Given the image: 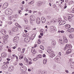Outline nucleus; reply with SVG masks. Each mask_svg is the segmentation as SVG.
Listing matches in <instances>:
<instances>
[{
	"mask_svg": "<svg viewBox=\"0 0 74 74\" xmlns=\"http://www.w3.org/2000/svg\"><path fill=\"white\" fill-rule=\"evenodd\" d=\"M30 18L31 20L33 21H34L36 20V18H35V16L33 15H31L30 16Z\"/></svg>",
	"mask_w": 74,
	"mask_h": 74,
	"instance_id": "obj_12",
	"label": "nucleus"
},
{
	"mask_svg": "<svg viewBox=\"0 0 74 74\" xmlns=\"http://www.w3.org/2000/svg\"><path fill=\"white\" fill-rule=\"evenodd\" d=\"M19 37H18V36H16L14 38L13 41L14 42H16L19 41Z\"/></svg>",
	"mask_w": 74,
	"mask_h": 74,
	"instance_id": "obj_7",
	"label": "nucleus"
},
{
	"mask_svg": "<svg viewBox=\"0 0 74 74\" xmlns=\"http://www.w3.org/2000/svg\"><path fill=\"white\" fill-rule=\"evenodd\" d=\"M68 49V50L66 51V54L68 55V54H69V53H70L71 52V49Z\"/></svg>",
	"mask_w": 74,
	"mask_h": 74,
	"instance_id": "obj_15",
	"label": "nucleus"
},
{
	"mask_svg": "<svg viewBox=\"0 0 74 74\" xmlns=\"http://www.w3.org/2000/svg\"><path fill=\"white\" fill-rule=\"evenodd\" d=\"M40 49H42V50H44V47H43V46H40Z\"/></svg>",
	"mask_w": 74,
	"mask_h": 74,
	"instance_id": "obj_34",
	"label": "nucleus"
},
{
	"mask_svg": "<svg viewBox=\"0 0 74 74\" xmlns=\"http://www.w3.org/2000/svg\"><path fill=\"white\" fill-rule=\"evenodd\" d=\"M8 13V15H11L12 14V10L10 9L9 10V12Z\"/></svg>",
	"mask_w": 74,
	"mask_h": 74,
	"instance_id": "obj_22",
	"label": "nucleus"
},
{
	"mask_svg": "<svg viewBox=\"0 0 74 74\" xmlns=\"http://www.w3.org/2000/svg\"><path fill=\"white\" fill-rule=\"evenodd\" d=\"M23 37H26V34H23Z\"/></svg>",
	"mask_w": 74,
	"mask_h": 74,
	"instance_id": "obj_49",
	"label": "nucleus"
},
{
	"mask_svg": "<svg viewBox=\"0 0 74 74\" xmlns=\"http://www.w3.org/2000/svg\"><path fill=\"white\" fill-rule=\"evenodd\" d=\"M34 3V1H31V2H29L28 3V4H29V5L33 4Z\"/></svg>",
	"mask_w": 74,
	"mask_h": 74,
	"instance_id": "obj_26",
	"label": "nucleus"
},
{
	"mask_svg": "<svg viewBox=\"0 0 74 74\" xmlns=\"http://www.w3.org/2000/svg\"><path fill=\"white\" fill-rule=\"evenodd\" d=\"M65 72L66 73H69V71L67 70H65Z\"/></svg>",
	"mask_w": 74,
	"mask_h": 74,
	"instance_id": "obj_61",
	"label": "nucleus"
},
{
	"mask_svg": "<svg viewBox=\"0 0 74 74\" xmlns=\"http://www.w3.org/2000/svg\"><path fill=\"white\" fill-rule=\"evenodd\" d=\"M72 47L71 45L66 44V47L64 48V50H67L69 49V48H71Z\"/></svg>",
	"mask_w": 74,
	"mask_h": 74,
	"instance_id": "obj_6",
	"label": "nucleus"
},
{
	"mask_svg": "<svg viewBox=\"0 0 74 74\" xmlns=\"http://www.w3.org/2000/svg\"><path fill=\"white\" fill-rule=\"evenodd\" d=\"M70 65H71V66H74V62H71Z\"/></svg>",
	"mask_w": 74,
	"mask_h": 74,
	"instance_id": "obj_36",
	"label": "nucleus"
},
{
	"mask_svg": "<svg viewBox=\"0 0 74 74\" xmlns=\"http://www.w3.org/2000/svg\"><path fill=\"white\" fill-rule=\"evenodd\" d=\"M1 55L2 58H5L7 56V54L5 52H3Z\"/></svg>",
	"mask_w": 74,
	"mask_h": 74,
	"instance_id": "obj_14",
	"label": "nucleus"
},
{
	"mask_svg": "<svg viewBox=\"0 0 74 74\" xmlns=\"http://www.w3.org/2000/svg\"><path fill=\"white\" fill-rule=\"evenodd\" d=\"M38 59V56H37L36 58H34V59H33V61H36V60Z\"/></svg>",
	"mask_w": 74,
	"mask_h": 74,
	"instance_id": "obj_25",
	"label": "nucleus"
},
{
	"mask_svg": "<svg viewBox=\"0 0 74 74\" xmlns=\"http://www.w3.org/2000/svg\"><path fill=\"white\" fill-rule=\"evenodd\" d=\"M47 59H45L44 60H43V63L44 64H46V63H47Z\"/></svg>",
	"mask_w": 74,
	"mask_h": 74,
	"instance_id": "obj_24",
	"label": "nucleus"
},
{
	"mask_svg": "<svg viewBox=\"0 0 74 74\" xmlns=\"http://www.w3.org/2000/svg\"><path fill=\"white\" fill-rule=\"evenodd\" d=\"M19 65H20V66H23V64H22L21 63H20L19 64Z\"/></svg>",
	"mask_w": 74,
	"mask_h": 74,
	"instance_id": "obj_59",
	"label": "nucleus"
},
{
	"mask_svg": "<svg viewBox=\"0 0 74 74\" xmlns=\"http://www.w3.org/2000/svg\"><path fill=\"white\" fill-rule=\"evenodd\" d=\"M7 60H8V61H10V59L8 58H7Z\"/></svg>",
	"mask_w": 74,
	"mask_h": 74,
	"instance_id": "obj_63",
	"label": "nucleus"
},
{
	"mask_svg": "<svg viewBox=\"0 0 74 74\" xmlns=\"http://www.w3.org/2000/svg\"><path fill=\"white\" fill-rule=\"evenodd\" d=\"M9 10H10V9H6L5 11V14L7 15H8V12H9Z\"/></svg>",
	"mask_w": 74,
	"mask_h": 74,
	"instance_id": "obj_19",
	"label": "nucleus"
},
{
	"mask_svg": "<svg viewBox=\"0 0 74 74\" xmlns=\"http://www.w3.org/2000/svg\"><path fill=\"white\" fill-rule=\"evenodd\" d=\"M40 35H41V36H44V34H43V33H40Z\"/></svg>",
	"mask_w": 74,
	"mask_h": 74,
	"instance_id": "obj_57",
	"label": "nucleus"
},
{
	"mask_svg": "<svg viewBox=\"0 0 74 74\" xmlns=\"http://www.w3.org/2000/svg\"><path fill=\"white\" fill-rule=\"evenodd\" d=\"M19 29L18 27H13L12 29V32H18Z\"/></svg>",
	"mask_w": 74,
	"mask_h": 74,
	"instance_id": "obj_5",
	"label": "nucleus"
},
{
	"mask_svg": "<svg viewBox=\"0 0 74 74\" xmlns=\"http://www.w3.org/2000/svg\"><path fill=\"white\" fill-rule=\"evenodd\" d=\"M47 72L46 71H43L42 72L41 74H47Z\"/></svg>",
	"mask_w": 74,
	"mask_h": 74,
	"instance_id": "obj_27",
	"label": "nucleus"
},
{
	"mask_svg": "<svg viewBox=\"0 0 74 74\" xmlns=\"http://www.w3.org/2000/svg\"><path fill=\"white\" fill-rule=\"evenodd\" d=\"M55 60H56L57 62V63H59V58H55Z\"/></svg>",
	"mask_w": 74,
	"mask_h": 74,
	"instance_id": "obj_29",
	"label": "nucleus"
},
{
	"mask_svg": "<svg viewBox=\"0 0 74 74\" xmlns=\"http://www.w3.org/2000/svg\"><path fill=\"white\" fill-rule=\"evenodd\" d=\"M25 34L26 35V37H27V36H29V33H25Z\"/></svg>",
	"mask_w": 74,
	"mask_h": 74,
	"instance_id": "obj_54",
	"label": "nucleus"
},
{
	"mask_svg": "<svg viewBox=\"0 0 74 74\" xmlns=\"http://www.w3.org/2000/svg\"><path fill=\"white\" fill-rule=\"evenodd\" d=\"M36 4L38 7H41L42 4H44V2L41 1L37 2L36 3Z\"/></svg>",
	"mask_w": 74,
	"mask_h": 74,
	"instance_id": "obj_4",
	"label": "nucleus"
},
{
	"mask_svg": "<svg viewBox=\"0 0 74 74\" xmlns=\"http://www.w3.org/2000/svg\"><path fill=\"white\" fill-rule=\"evenodd\" d=\"M9 33L10 35H12V34H13V33H12V32H11V31L9 32Z\"/></svg>",
	"mask_w": 74,
	"mask_h": 74,
	"instance_id": "obj_40",
	"label": "nucleus"
},
{
	"mask_svg": "<svg viewBox=\"0 0 74 74\" xmlns=\"http://www.w3.org/2000/svg\"><path fill=\"white\" fill-rule=\"evenodd\" d=\"M69 37L70 38H73V37H74V35H73L70 34L69 35Z\"/></svg>",
	"mask_w": 74,
	"mask_h": 74,
	"instance_id": "obj_28",
	"label": "nucleus"
},
{
	"mask_svg": "<svg viewBox=\"0 0 74 74\" xmlns=\"http://www.w3.org/2000/svg\"><path fill=\"white\" fill-rule=\"evenodd\" d=\"M14 18V16H10L9 17V19H10V20H11V19H12V18Z\"/></svg>",
	"mask_w": 74,
	"mask_h": 74,
	"instance_id": "obj_30",
	"label": "nucleus"
},
{
	"mask_svg": "<svg viewBox=\"0 0 74 74\" xmlns=\"http://www.w3.org/2000/svg\"><path fill=\"white\" fill-rule=\"evenodd\" d=\"M37 42L38 44H41V40L40 39H38Z\"/></svg>",
	"mask_w": 74,
	"mask_h": 74,
	"instance_id": "obj_37",
	"label": "nucleus"
},
{
	"mask_svg": "<svg viewBox=\"0 0 74 74\" xmlns=\"http://www.w3.org/2000/svg\"><path fill=\"white\" fill-rule=\"evenodd\" d=\"M41 22V19L39 18H36V23L38 25L40 24Z\"/></svg>",
	"mask_w": 74,
	"mask_h": 74,
	"instance_id": "obj_9",
	"label": "nucleus"
},
{
	"mask_svg": "<svg viewBox=\"0 0 74 74\" xmlns=\"http://www.w3.org/2000/svg\"><path fill=\"white\" fill-rule=\"evenodd\" d=\"M58 33L61 32V33H64L65 32L63 30H61V31H58Z\"/></svg>",
	"mask_w": 74,
	"mask_h": 74,
	"instance_id": "obj_31",
	"label": "nucleus"
},
{
	"mask_svg": "<svg viewBox=\"0 0 74 74\" xmlns=\"http://www.w3.org/2000/svg\"><path fill=\"white\" fill-rule=\"evenodd\" d=\"M9 63H10V62H9V61H7L6 62V64H8Z\"/></svg>",
	"mask_w": 74,
	"mask_h": 74,
	"instance_id": "obj_64",
	"label": "nucleus"
},
{
	"mask_svg": "<svg viewBox=\"0 0 74 74\" xmlns=\"http://www.w3.org/2000/svg\"><path fill=\"white\" fill-rule=\"evenodd\" d=\"M41 21L42 23H45L46 21V19L44 17H42L41 18Z\"/></svg>",
	"mask_w": 74,
	"mask_h": 74,
	"instance_id": "obj_18",
	"label": "nucleus"
},
{
	"mask_svg": "<svg viewBox=\"0 0 74 74\" xmlns=\"http://www.w3.org/2000/svg\"><path fill=\"white\" fill-rule=\"evenodd\" d=\"M47 49H48L47 51L49 54H50V58H53L55 56V54H54L53 51L51 50V47H48Z\"/></svg>",
	"mask_w": 74,
	"mask_h": 74,
	"instance_id": "obj_1",
	"label": "nucleus"
},
{
	"mask_svg": "<svg viewBox=\"0 0 74 74\" xmlns=\"http://www.w3.org/2000/svg\"><path fill=\"white\" fill-rule=\"evenodd\" d=\"M30 37L26 38L24 39V41L25 42H29L30 40Z\"/></svg>",
	"mask_w": 74,
	"mask_h": 74,
	"instance_id": "obj_11",
	"label": "nucleus"
},
{
	"mask_svg": "<svg viewBox=\"0 0 74 74\" xmlns=\"http://www.w3.org/2000/svg\"><path fill=\"white\" fill-rule=\"evenodd\" d=\"M67 5H65L64 7V9H66V8H67Z\"/></svg>",
	"mask_w": 74,
	"mask_h": 74,
	"instance_id": "obj_58",
	"label": "nucleus"
},
{
	"mask_svg": "<svg viewBox=\"0 0 74 74\" xmlns=\"http://www.w3.org/2000/svg\"><path fill=\"white\" fill-rule=\"evenodd\" d=\"M18 51H21V48L20 47H19L18 48Z\"/></svg>",
	"mask_w": 74,
	"mask_h": 74,
	"instance_id": "obj_44",
	"label": "nucleus"
},
{
	"mask_svg": "<svg viewBox=\"0 0 74 74\" xmlns=\"http://www.w3.org/2000/svg\"><path fill=\"white\" fill-rule=\"evenodd\" d=\"M18 27L20 28V29H21L22 28V27L21 26V25H17Z\"/></svg>",
	"mask_w": 74,
	"mask_h": 74,
	"instance_id": "obj_45",
	"label": "nucleus"
},
{
	"mask_svg": "<svg viewBox=\"0 0 74 74\" xmlns=\"http://www.w3.org/2000/svg\"><path fill=\"white\" fill-rule=\"evenodd\" d=\"M26 69V67L25 66H23V67H20V70L21 71H23V69Z\"/></svg>",
	"mask_w": 74,
	"mask_h": 74,
	"instance_id": "obj_23",
	"label": "nucleus"
},
{
	"mask_svg": "<svg viewBox=\"0 0 74 74\" xmlns=\"http://www.w3.org/2000/svg\"><path fill=\"white\" fill-rule=\"evenodd\" d=\"M31 52L34 54H35V53H37V51H36V50H35V49H32L31 50Z\"/></svg>",
	"mask_w": 74,
	"mask_h": 74,
	"instance_id": "obj_17",
	"label": "nucleus"
},
{
	"mask_svg": "<svg viewBox=\"0 0 74 74\" xmlns=\"http://www.w3.org/2000/svg\"><path fill=\"white\" fill-rule=\"evenodd\" d=\"M29 64H32V62L31 61H30L29 62Z\"/></svg>",
	"mask_w": 74,
	"mask_h": 74,
	"instance_id": "obj_53",
	"label": "nucleus"
},
{
	"mask_svg": "<svg viewBox=\"0 0 74 74\" xmlns=\"http://www.w3.org/2000/svg\"><path fill=\"white\" fill-rule=\"evenodd\" d=\"M4 5L7 7V6L8 5V3H5Z\"/></svg>",
	"mask_w": 74,
	"mask_h": 74,
	"instance_id": "obj_39",
	"label": "nucleus"
},
{
	"mask_svg": "<svg viewBox=\"0 0 74 74\" xmlns=\"http://www.w3.org/2000/svg\"><path fill=\"white\" fill-rule=\"evenodd\" d=\"M8 67V65H7V64H5L2 66L1 68L2 69H7Z\"/></svg>",
	"mask_w": 74,
	"mask_h": 74,
	"instance_id": "obj_13",
	"label": "nucleus"
},
{
	"mask_svg": "<svg viewBox=\"0 0 74 74\" xmlns=\"http://www.w3.org/2000/svg\"><path fill=\"white\" fill-rule=\"evenodd\" d=\"M69 17H70V18H69V17H68V20L69 21H71V18H72V17H73V16L71 15V16H69Z\"/></svg>",
	"mask_w": 74,
	"mask_h": 74,
	"instance_id": "obj_33",
	"label": "nucleus"
},
{
	"mask_svg": "<svg viewBox=\"0 0 74 74\" xmlns=\"http://www.w3.org/2000/svg\"><path fill=\"white\" fill-rule=\"evenodd\" d=\"M3 42H4L5 44H6L7 43V38H8V35H5L3 37Z\"/></svg>",
	"mask_w": 74,
	"mask_h": 74,
	"instance_id": "obj_3",
	"label": "nucleus"
},
{
	"mask_svg": "<svg viewBox=\"0 0 74 74\" xmlns=\"http://www.w3.org/2000/svg\"><path fill=\"white\" fill-rule=\"evenodd\" d=\"M65 27L67 29H68L71 27V25L69 24H67L66 25Z\"/></svg>",
	"mask_w": 74,
	"mask_h": 74,
	"instance_id": "obj_16",
	"label": "nucleus"
},
{
	"mask_svg": "<svg viewBox=\"0 0 74 74\" xmlns=\"http://www.w3.org/2000/svg\"><path fill=\"white\" fill-rule=\"evenodd\" d=\"M1 33L2 34H3V35L4 34H6V31H5L4 29H2L1 30Z\"/></svg>",
	"mask_w": 74,
	"mask_h": 74,
	"instance_id": "obj_20",
	"label": "nucleus"
},
{
	"mask_svg": "<svg viewBox=\"0 0 74 74\" xmlns=\"http://www.w3.org/2000/svg\"><path fill=\"white\" fill-rule=\"evenodd\" d=\"M66 23V21L64 20H62L59 23V25L60 26L62 25H64Z\"/></svg>",
	"mask_w": 74,
	"mask_h": 74,
	"instance_id": "obj_10",
	"label": "nucleus"
},
{
	"mask_svg": "<svg viewBox=\"0 0 74 74\" xmlns=\"http://www.w3.org/2000/svg\"><path fill=\"white\" fill-rule=\"evenodd\" d=\"M38 56L40 58H42V56L41 55V54L38 55Z\"/></svg>",
	"mask_w": 74,
	"mask_h": 74,
	"instance_id": "obj_42",
	"label": "nucleus"
},
{
	"mask_svg": "<svg viewBox=\"0 0 74 74\" xmlns=\"http://www.w3.org/2000/svg\"><path fill=\"white\" fill-rule=\"evenodd\" d=\"M30 23L31 25H32L33 24V22L31 20L30 21Z\"/></svg>",
	"mask_w": 74,
	"mask_h": 74,
	"instance_id": "obj_46",
	"label": "nucleus"
},
{
	"mask_svg": "<svg viewBox=\"0 0 74 74\" xmlns=\"http://www.w3.org/2000/svg\"><path fill=\"white\" fill-rule=\"evenodd\" d=\"M16 60H17V61H18V56H16Z\"/></svg>",
	"mask_w": 74,
	"mask_h": 74,
	"instance_id": "obj_51",
	"label": "nucleus"
},
{
	"mask_svg": "<svg viewBox=\"0 0 74 74\" xmlns=\"http://www.w3.org/2000/svg\"><path fill=\"white\" fill-rule=\"evenodd\" d=\"M25 60L26 61V63H29V61H28V60L27 59V58H25Z\"/></svg>",
	"mask_w": 74,
	"mask_h": 74,
	"instance_id": "obj_41",
	"label": "nucleus"
},
{
	"mask_svg": "<svg viewBox=\"0 0 74 74\" xmlns=\"http://www.w3.org/2000/svg\"><path fill=\"white\" fill-rule=\"evenodd\" d=\"M22 51H23V53H24V52H25V48L23 49Z\"/></svg>",
	"mask_w": 74,
	"mask_h": 74,
	"instance_id": "obj_47",
	"label": "nucleus"
},
{
	"mask_svg": "<svg viewBox=\"0 0 74 74\" xmlns=\"http://www.w3.org/2000/svg\"><path fill=\"white\" fill-rule=\"evenodd\" d=\"M53 7L54 8H55V7H56V6L55 5H53Z\"/></svg>",
	"mask_w": 74,
	"mask_h": 74,
	"instance_id": "obj_56",
	"label": "nucleus"
},
{
	"mask_svg": "<svg viewBox=\"0 0 74 74\" xmlns=\"http://www.w3.org/2000/svg\"><path fill=\"white\" fill-rule=\"evenodd\" d=\"M12 56H13V57H14V58H15V57H16V56H15V54H13L12 55Z\"/></svg>",
	"mask_w": 74,
	"mask_h": 74,
	"instance_id": "obj_62",
	"label": "nucleus"
},
{
	"mask_svg": "<svg viewBox=\"0 0 74 74\" xmlns=\"http://www.w3.org/2000/svg\"><path fill=\"white\" fill-rule=\"evenodd\" d=\"M26 19H24V21L25 22V23H28V21H27V20H25Z\"/></svg>",
	"mask_w": 74,
	"mask_h": 74,
	"instance_id": "obj_50",
	"label": "nucleus"
},
{
	"mask_svg": "<svg viewBox=\"0 0 74 74\" xmlns=\"http://www.w3.org/2000/svg\"><path fill=\"white\" fill-rule=\"evenodd\" d=\"M57 21H57V20L55 19L54 21V22L55 23H56V22Z\"/></svg>",
	"mask_w": 74,
	"mask_h": 74,
	"instance_id": "obj_55",
	"label": "nucleus"
},
{
	"mask_svg": "<svg viewBox=\"0 0 74 74\" xmlns=\"http://www.w3.org/2000/svg\"><path fill=\"white\" fill-rule=\"evenodd\" d=\"M45 56H46L45 55V54H43V58H45Z\"/></svg>",
	"mask_w": 74,
	"mask_h": 74,
	"instance_id": "obj_60",
	"label": "nucleus"
},
{
	"mask_svg": "<svg viewBox=\"0 0 74 74\" xmlns=\"http://www.w3.org/2000/svg\"><path fill=\"white\" fill-rule=\"evenodd\" d=\"M19 57L20 59H23V56H22V55H20Z\"/></svg>",
	"mask_w": 74,
	"mask_h": 74,
	"instance_id": "obj_38",
	"label": "nucleus"
},
{
	"mask_svg": "<svg viewBox=\"0 0 74 74\" xmlns=\"http://www.w3.org/2000/svg\"><path fill=\"white\" fill-rule=\"evenodd\" d=\"M56 67V64H54L53 66V68L54 69H55Z\"/></svg>",
	"mask_w": 74,
	"mask_h": 74,
	"instance_id": "obj_35",
	"label": "nucleus"
},
{
	"mask_svg": "<svg viewBox=\"0 0 74 74\" xmlns=\"http://www.w3.org/2000/svg\"><path fill=\"white\" fill-rule=\"evenodd\" d=\"M8 24L9 25H11V24H12V22L11 21H10L8 23Z\"/></svg>",
	"mask_w": 74,
	"mask_h": 74,
	"instance_id": "obj_52",
	"label": "nucleus"
},
{
	"mask_svg": "<svg viewBox=\"0 0 74 74\" xmlns=\"http://www.w3.org/2000/svg\"><path fill=\"white\" fill-rule=\"evenodd\" d=\"M52 30H55V27H52Z\"/></svg>",
	"mask_w": 74,
	"mask_h": 74,
	"instance_id": "obj_43",
	"label": "nucleus"
},
{
	"mask_svg": "<svg viewBox=\"0 0 74 74\" xmlns=\"http://www.w3.org/2000/svg\"><path fill=\"white\" fill-rule=\"evenodd\" d=\"M63 40L62 39L59 40V42L62 44H64L65 43H67L68 42V40L67 39V38L65 37H63Z\"/></svg>",
	"mask_w": 74,
	"mask_h": 74,
	"instance_id": "obj_2",
	"label": "nucleus"
},
{
	"mask_svg": "<svg viewBox=\"0 0 74 74\" xmlns=\"http://www.w3.org/2000/svg\"><path fill=\"white\" fill-rule=\"evenodd\" d=\"M14 69V67L13 66H11L8 69V70L10 72L12 71Z\"/></svg>",
	"mask_w": 74,
	"mask_h": 74,
	"instance_id": "obj_8",
	"label": "nucleus"
},
{
	"mask_svg": "<svg viewBox=\"0 0 74 74\" xmlns=\"http://www.w3.org/2000/svg\"><path fill=\"white\" fill-rule=\"evenodd\" d=\"M74 28H71L70 29H69L68 30V32H70V33H71V32H74Z\"/></svg>",
	"mask_w": 74,
	"mask_h": 74,
	"instance_id": "obj_21",
	"label": "nucleus"
},
{
	"mask_svg": "<svg viewBox=\"0 0 74 74\" xmlns=\"http://www.w3.org/2000/svg\"><path fill=\"white\" fill-rule=\"evenodd\" d=\"M7 7L6 6L3 4L2 6V8H3V9H5V8H7Z\"/></svg>",
	"mask_w": 74,
	"mask_h": 74,
	"instance_id": "obj_32",
	"label": "nucleus"
},
{
	"mask_svg": "<svg viewBox=\"0 0 74 74\" xmlns=\"http://www.w3.org/2000/svg\"><path fill=\"white\" fill-rule=\"evenodd\" d=\"M21 74H27V73H25V72H23L21 73Z\"/></svg>",
	"mask_w": 74,
	"mask_h": 74,
	"instance_id": "obj_48",
	"label": "nucleus"
}]
</instances>
